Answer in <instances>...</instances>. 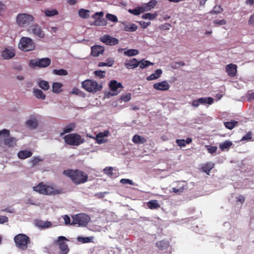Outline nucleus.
Instances as JSON below:
<instances>
[{"mask_svg": "<svg viewBox=\"0 0 254 254\" xmlns=\"http://www.w3.org/2000/svg\"><path fill=\"white\" fill-rule=\"evenodd\" d=\"M34 191L43 195H55L63 193V190L56 186L39 183L33 187Z\"/></svg>", "mask_w": 254, "mask_h": 254, "instance_id": "f257e3e1", "label": "nucleus"}, {"mask_svg": "<svg viewBox=\"0 0 254 254\" xmlns=\"http://www.w3.org/2000/svg\"><path fill=\"white\" fill-rule=\"evenodd\" d=\"M63 174L69 178L75 184H83L87 181L88 175L85 172L78 170H66Z\"/></svg>", "mask_w": 254, "mask_h": 254, "instance_id": "f03ea898", "label": "nucleus"}, {"mask_svg": "<svg viewBox=\"0 0 254 254\" xmlns=\"http://www.w3.org/2000/svg\"><path fill=\"white\" fill-rule=\"evenodd\" d=\"M66 241L67 239L65 237H59L58 240L51 247V254H67L69 249L67 245L64 242Z\"/></svg>", "mask_w": 254, "mask_h": 254, "instance_id": "7ed1b4c3", "label": "nucleus"}, {"mask_svg": "<svg viewBox=\"0 0 254 254\" xmlns=\"http://www.w3.org/2000/svg\"><path fill=\"white\" fill-rule=\"evenodd\" d=\"M34 16L28 13H18L15 17L17 25L20 28H25L34 21Z\"/></svg>", "mask_w": 254, "mask_h": 254, "instance_id": "20e7f679", "label": "nucleus"}, {"mask_svg": "<svg viewBox=\"0 0 254 254\" xmlns=\"http://www.w3.org/2000/svg\"><path fill=\"white\" fill-rule=\"evenodd\" d=\"M18 47L24 52H31L35 50L36 44L33 40L28 37H22L18 43Z\"/></svg>", "mask_w": 254, "mask_h": 254, "instance_id": "39448f33", "label": "nucleus"}, {"mask_svg": "<svg viewBox=\"0 0 254 254\" xmlns=\"http://www.w3.org/2000/svg\"><path fill=\"white\" fill-rule=\"evenodd\" d=\"M156 0H151L148 3H144L140 6H138L133 9H129L128 12L135 15H138L140 13L150 11L156 5Z\"/></svg>", "mask_w": 254, "mask_h": 254, "instance_id": "423d86ee", "label": "nucleus"}, {"mask_svg": "<svg viewBox=\"0 0 254 254\" xmlns=\"http://www.w3.org/2000/svg\"><path fill=\"white\" fill-rule=\"evenodd\" d=\"M65 142L69 145L78 146L82 144L85 140L77 133H70L64 137Z\"/></svg>", "mask_w": 254, "mask_h": 254, "instance_id": "0eeeda50", "label": "nucleus"}, {"mask_svg": "<svg viewBox=\"0 0 254 254\" xmlns=\"http://www.w3.org/2000/svg\"><path fill=\"white\" fill-rule=\"evenodd\" d=\"M16 246L21 250H26L28 245L30 243V239L28 236L23 234H19L14 238Z\"/></svg>", "mask_w": 254, "mask_h": 254, "instance_id": "6e6552de", "label": "nucleus"}, {"mask_svg": "<svg viewBox=\"0 0 254 254\" xmlns=\"http://www.w3.org/2000/svg\"><path fill=\"white\" fill-rule=\"evenodd\" d=\"M82 87L87 91L91 93H96L102 89V86L96 81L87 79L82 83Z\"/></svg>", "mask_w": 254, "mask_h": 254, "instance_id": "1a4fd4ad", "label": "nucleus"}, {"mask_svg": "<svg viewBox=\"0 0 254 254\" xmlns=\"http://www.w3.org/2000/svg\"><path fill=\"white\" fill-rule=\"evenodd\" d=\"M90 217L84 214L79 213L72 216V222L71 225H77L78 226H85L90 221Z\"/></svg>", "mask_w": 254, "mask_h": 254, "instance_id": "9d476101", "label": "nucleus"}, {"mask_svg": "<svg viewBox=\"0 0 254 254\" xmlns=\"http://www.w3.org/2000/svg\"><path fill=\"white\" fill-rule=\"evenodd\" d=\"M27 32L34 37L39 38H44L45 33L41 27L38 24H35L28 26L26 29Z\"/></svg>", "mask_w": 254, "mask_h": 254, "instance_id": "9b49d317", "label": "nucleus"}, {"mask_svg": "<svg viewBox=\"0 0 254 254\" xmlns=\"http://www.w3.org/2000/svg\"><path fill=\"white\" fill-rule=\"evenodd\" d=\"M109 135L110 132L109 130H105L103 132H99L95 137L91 136H90V137L95 139L98 144H101L106 143L108 141L107 138Z\"/></svg>", "mask_w": 254, "mask_h": 254, "instance_id": "f8f14e48", "label": "nucleus"}, {"mask_svg": "<svg viewBox=\"0 0 254 254\" xmlns=\"http://www.w3.org/2000/svg\"><path fill=\"white\" fill-rule=\"evenodd\" d=\"M1 56L4 60H10L15 56V50L11 47L4 48L1 52Z\"/></svg>", "mask_w": 254, "mask_h": 254, "instance_id": "ddd939ff", "label": "nucleus"}, {"mask_svg": "<svg viewBox=\"0 0 254 254\" xmlns=\"http://www.w3.org/2000/svg\"><path fill=\"white\" fill-rule=\"evenodd\" d=\"M153 87L157 91H166L170 89V85L168 81L165 80L154 83L153 85Z\"/></svg>", "mask_w": 254, "mask_h": 254, "instance_id": "4468645a", "label": "nucleus"}, {"mask_svg": "<svg viewBox=\"0 0 254 254\" xmlns=\"http://www.w3.org/2000/svg\"><path fill=\"white\" fill-rule=\"evenodd\" d=\"M100 40L106 45H115L118 44L119 41L117 39L111 37L109 35H105L100 38Z\"/></svg>", "mask_w": 254, "mask_h": 254, "instance_id": "2eb2a0df", "label": "nucleus"}, {"mask_svg": "<svg viewBox=\"0 0 254 254\" xmlns=\"http://www.w3.org/2000/svg\"><path fill=\"white\" fill-rule=\"evenodd\" d=\"M109 87L111 90L113 92L112 95H116L120 93V90L122 86L121 83L118 82L116 80H111L109 84Z\"/></svg>", "mask_w": 254, "mask_h": 254, "instance_id": "dca6fc26", "label": "nucleus"}, {"mask_svg": "<svg viewBox=\"0 0 254 254\" xmlns=\"http://www.w3.org/2000/svg\"><path fill=\"white\" fill-rule=\"evenodd\" d=\"M25 125L26 127L30 129H35L38 125V120L35 117H30L26 121Z\"/></svg>", "mask_w": 254, "mask_h": 254, "instance_id": "f3484780", "label": "nucleus"}, {"mask_svg": "<svg viewBox=\"0 0 254 254\" xmlns=\"http://www.w3.org/2000/svg\"><path fill=\"white\" fill-rule=\"evenodd\" d=\"M17 139L14 137H9L4 139L3 144L8 148H12L16 145Z\"/></svg>", "mask_w": 254, "mask_h": 254, "instance_id": "a211bd4d", "label": "nucleus"}, {"mask_svg": "<svg viewBox=\"0 0 254 254\" xmlns=\"http://www.w3.org/2000/svg\"><path fill=\"white\" fill-rule=\"evenodd\" d=\"M139 65L138 61L135 58L126 60L125 63V66L127 69H133L137 67Z\"/></svg>", "mask_w": 254, "mask_h": 254, "instance_id": "6ab92c4d", "label": "nucleus"}, {"mask_svg": "<svg viewBox=\"0 0 254 254\" xmlns=\"http://www.w3.org/2000/svg\"><path fill=\"white\" fill-rule=\"evenodd\" d=\"M226 70L229 76H235L237 72V66L233 64H229L226 66Z\"/></svg>", "mask_w": 254, "mask_h": 254, "instance_id": "aec40b11", "label": "nucleus"}, {"mask_svg": "<svg viewBox=\"0 0 254 254\" xmlns=\"http://www.w3.org/2000/svg\"><path fill=\"white\" fill-rule=\"evenodd\" d=\"M104 51L103 47L99 45H95L91 47V55L94 57H98L102 54Z\"/></svg>", "mask_w": 254, "mask_h": 254, "instance_id": "412c9836", "label": "nucleus"}, {"mask_svg": "<svg viewBox=\"0 0 254 254\" xmlns=\"http://www.w3.org/2000/svg\"><path fill=\"white\" fill-rule=\"evenodd\" d=\"M122 26L123 30L126 31H135L137 29V26L134 23H127L126 22L122 23Z\"/></svg>", "mask_w": 254, "mask_h": 254, "instance_id": "4be33fe9", "label": "nucleus"}, {"mask_svg": "<svg viewBox=\"0 0 254 254\" xmlns=\"http://www.w3.org/2000/svg\"><path fill=\"white\" fill-rule=\"evenodd\" d=\"M162 74V70L161 69H157L155 71L147 76L146 79L148 81H151L159 78Z\"/></svg>", "mask_w": 254, "mask_h": 254, "instance_id": "5701e85b", "label": "nucleus"}, {"mask_svg": "<svg viewBox=\"0 0 254 254\" xmlns=\"http://www.w3.org/2000/svg\"><path fill=\"white\" fill-rule=\"evenodd\" d=\"M35 225L39 228L44 229L50 228L52 226V224L51 222L42 220L37 221L35 222Z\"/></svg>", "mask_w": 254, "mask_h": 254, "instance_id": "b1692460", "label": "nucleus"}, {"mask_svg": "<svg viewBox=\"0 0 254 254\" xmlns=\"http://www.w3.org/2000/svg\"><path fill=\"white\" fill-rule=\"evenodd\" d=\"M32 155V152L27 150L20 151L17 154L18 157L20 159H25L31 157Z\"/></svg>", "mask_w": 254, "mask_h": 254, "instance_id": "393cba45", "label": "nucleus"}, {"mask_svg": "<svg viewBox=\"0 0 254 254\" xmlns=\"http://www.w3.org/2000/svg\"><path fill=\"white\" fill-rule=\"evenodd\" d=\"M132 142L136 144H143L146 141L145 137L138 134L134 135L132 139Z\"/></svg>", "mask_w": 254, "mask_h": 254, "instance_id": "a878e982", "label": "nucleus"}, {"mask_svg": "<svg viewBox=\"0 0 254 254\" xmlns=\"http://www.w3.org/2000/svg\"><path fill=\"white\" fill-rule=\"evenodd\" d=\"M44 14L47 17H52L59 14L58 11L56 9L47 8L44 10Z\"/></svg>", "mask_w": 254, "mask_h": 254, "instance_id": "bb28decb", "label": "nucleus"}, {"mask_svg": "<svg viewBox=\"0 0 254 254\" xmlns=\"http://www.w3.org/2000/svg\"><path fill=\"white\" fill-rule=\"evenodd\" d=\"M63 84L61 82H54L52 85V91L54 93H59L62 91Z\"/></svg>", "mask_w": 254, "mask_h": 254, "instance_id": "cd10ccee", "label": "nucleus"}, {"mask_svg": "<svg viewBox=\"0 0 254 254\" xmlns=\"http://www.w3.org/2000/svg\"><path fill=\"white\" fill-rule=\"evenodd\" d=\"M51 63V59L48 58L39 59L40 67H46Z\"/></svg>", "mask_w": 254, "mask_h": 254, "instance_id": "c85d7f7f", "label": "nucleus"}, {"mask_svg": "<svg viewBox=\"0 0 254 254\" xmlns=\"http://www.w3.org/2000/svg\"><path fill=\"white\" fill-rule=\"evenodd\" d=\"M157 16H158L157 12H155L153 13H144L142 15L141 17L143 19H148L150 20H153L155 19Z\"/></svg>", "mask_w": 254, "mask_h": 254, "instance_id": "c756f323", "label": "nucleus"}, {"mask_svg": "<svg viewBox=\"0 0 254 254\" xmlns=\"http://www.w3.org/2000/svg\"><path fill=\"white\" fill-rule=\"evenodd\" d=\"M37 83L39 86L44 90H47L50 88L48 82L45 80L39 79L37 81Z\"/></svg>", "mask_w": 254, "mask_h": 254, "instance_id": "7c9ffc66", "label": "nucleus"}, {"mask_svg": "<svg viewBox=\"0 0 254 254\" xmlns=\"http://www.w3.org/2000/svg\"><path fill=\"white\" fill-rule=\"evenodd\" d=\"M33 93L35 96L38 99L44 100L46 98V96L44 94L43 92L40 89H34Z\"/></svg>", "mask_w": 254, "mask_h": 254, "instance_id": "2f4dec72", "label": "nucleus"}, {"mask_svg": "<svg viewBox=\"0 0 254 254\" xmlns=\"http://www.w3.org/2000/svg\"><path fill=\"white\" fill-rule=\"evenodd\" d=\"M75 127V124H70L67 126H66L65 127H64L63 129V132L61 133V135L62 136L64 134L66 133H69L73 131Z\"/></svg>", "mask_w": 254, "mask_h": 254, "instance_id": "473e14b6", "label": "nucleus"}, {"mask_svg": "<svg viewBox=\"0 0 254 254\" xmlns=\"http://www.w3.org/2000/svg\"><path fill=\"white\" fill-rule=\"evenodd\" d=\"M78 15L82 18H87L90 16V10L83 8L80 9L78 10Z\"/></svg>", "mask_w": 254, "mask_h": 254, "instance_id": "72a5a7b5", "label": "nucleus"}, {"mask_svg": "<svg viewBox=\"0 0 254 254\" xmlns=\"http://www.w3.org/2000/svg\"><path fill=\"white\" fill-rule=\"evenodd\" d=\"M10 134V130L9 129L4 128L0 130V140H2L3 141L4 139L9 137Z\"/></svg>", "mask_w": 254, "mask_h": 254, "instance_id": "f704fd0d", "label": "nucleus"}, {"mask_svg": "<svg viewBox=\"0 0 254 254\" xmlns=\"http://www.w3.org/2000/svg\"><path fill=\"white\" fill-rule=\"evenodd\" d=\"M201 105H211L213 103V99L211 97H202L199 98Z\"/></svg>", "mask_w": 254, "mask_h": 254, "instance_id": "c9c22d12", "label": "nucleus"}, {"mask_svg": "<svg viewBox=\"0 0 254 254\" xmlns=\"http://www.w3.org/2000/svg\"><path fill=\"white\" fill-rule=\"evenodd\" d=\"M214 164L212 162H208L206 163L202 167V169L204 172H205L207 175L209 174V172L210 170L214 167Z\"/></svg>", "mask_w": 254, "mask_h": 254, "instance_id": "e433bc0d", "label": "nucleus"}, {"mask_svg": "<svg viewBox=\"0 0 254 254\" xmlns=\"http://www.w3.org/2000/svg\"><path fill=\"white\" fill-rule=\"evenodd\" d=\"M232 145V142L229 140H226L219 144L220 148L222 150L228 149Z\"/></svg>", "mask_w": 254, "mask_h": 254, "instance_id": "4c0bfd02", "label": "nucleus"}, {"mask_svg": "<svg viewBox=\"0 0 254 254\" xmlns=\"http://www.w3.org/2000/svg\"><path fill=\"white\" fill-rule=\"evenodd\" d=\"M147 206L151 209H157L160 207V205L156 200L149 201L147 203Z\"/></svg>", "mask_w": 254, "mask_h": 254, "instance_id": "58836bf2", "label": "nucleus"}, {"mask_svg": "<svg viewBox=\"0 0 254 254\" xmlns=\"http://www.w3.org/2000/svg\"><path fill=\"white\" fill-rule=\"evenodd\" d=\"M138 66H139L140 68L141 69L145 68L150 65H153L154 64L153 63L144 60H142L140 62H138Z\"/></svg>", "mask_w": 254, "mask_h": 254, "instance_id": "ea45409f", "label": "nucleus"}, {"mask_svg": "<svg viewBox=\"0 0 254 254\" xmlns=\"http://www.w3.org/2000/svg\"><path fill=\"white\" fill-rule=\"evenodd\" d=\"M39 59H31L29 61L28 65L30 67H40Z\"/></svg>", "mask_w": 254, "mask_h": 254, "instance_id": "a19ab883", "label": "nucleus"}, {"mask_svg": "<svg viewBox=\"0 0 254 254\" xmlns=\"http://www.w3.org/2000/svg\"><path fill=\"white\" fill-rule=\"evenodd\" d=\"M138 54V51L136 49H129L124 52V55L128 57H132Z\"/></svg>", "mask_w": 254, "mask_h": 254, "instance_id": "79ce46f5", "label": "nucleus"}, {"mask_svg": "<svg viewBox=\"0 0 254 254\" xmlns=\"http://www.w3.org/2000/svg\"><path fill=\"white\" fill-rule=\"evenodd\" d=\"M238 124V122L235 121H231V122H227L224 123L225 127L229 129H233Z\"/></svg>", "mask_w": 254, "mask_h": 254, "instance_id": "37998d69", "label": "nucleus"}, {"mask_svg": "<svg viewBox=\"0 0 254 254\" xmlns=\"http://www.w3.org/2000/svg\"><path fill=\"white\" fill-rule=\"evenodd\" d=\"M131 95L130 93L123 94L120 98V100L122 101L127 102L129 101L131 99Z\"/></svg>", "mask_w": 254, "mask_h": 254, "instance_id": "c03bdc74", "label": "nucleus"}, {"mask_svg": "<svg viewBox=\"0 0 254 254\" xmlns=\"http://www.w3.org/2000/svg\"><path fill=\"white\" fill-rule=\"evenodd\" d=\"M53 73L55 74L63 76L66 75L67 74V71L63 69H54L53 71Z\"/></svg>", "mask_w": 254, "mask_h": 254, "instance_id": "a18cd8bd", "label": "nucleus"}, {"mask_svg": "<svg viewBox=\"0 0 254 254\" xmlns=\"http://www.w3.org/2000/svg\"><path fill=\"white\" fill-rule=\"evenodd\" d=\"M104 15V13L102 11L95 13L92 16V18L94 19V21H99L101 19Z\"/></svg>", "mask_w": 254, "mask_h": 254, "instance_id": "49530a36", "label": "nucleus"}, {"mask_svg": "<svg viewBox=\"0 0 254 254\" xmlns=\"http://www.w3.org/2000/svg\"><path fill=\"white\" fill-rule=\"evenodd\" d=\"M223 11V8L219 5H216L214 7L212 11H210L211 14H218L221 13Z\"/></svg>", "mask_w": 254, "mask_h": 254, "instance_id": "de8ad7c7", "label": "nucleus"}, {"mask_svg": "<svg viewBox=\"0 0 254 254\" xmlns=\"http://www.w3.org/2000/svg\"><path fill=\"white\" fill-rule=\"evenodd\" d=\"M106 17L108 20H109L112 22H116L118 21V18H117V16L115 15L108 13L106 14Z\"/></svg>", "mask_w": 254, "mask_h": 254, "instance_id": "09e8293b", "label": "nucleus"}, {"mask_svg": "<svg viewBox=\"0 0 254 254\" xmlns=\"http://www.w3.org/2000/svg\"><path fill=\"white\" fill-rule=\"evenodd\" d=\"M92 240V238L90 237H77V240L81 242L82 243H86L90 242Z\"/></svg>", "mask_w": 254, "mask_h": 254, "instance_id": "8fccbe9b", "label": "nucleus"}, {"mask_svg": "<svg viewBox=\"0 0 254 254\" xmlns=\"http://www.w3.org/2000/svg\"><path fill=\"white\" fill-rule=\"evenodd\" d=\"M113 168L112 167H107L103 170V171L106 175L109 176H112L113 175Z\"/></svg>", "mask_w": 254, "mask_h": 254, "instance_id": "3c124183", "label": "nucleus"}, {"mask_svg": "<svg viewBox=\"0 0 254 254\" xmlns=\"http://www.w3.org/2000/svg\"><path fill=\"white\" fill-rule=\"evenodd\" d=\"M93 24L96 26H105L107 24V21L104 19L99 21H94Z\"/></svg>", "mask_w": 254, "mask_h": 254, "instance_id": "603ef678", "label": "nucleus"}, {"mask_svg": "<svg viewBox=\"0 0 254 254\" xmlns=\"http://www.w3.org/2000/svg\"><path fill=\"white\" fill-rule=\"evenodd\" d=\"M213 23L216 26H221L225 24L226 23V20L225 19L215 20L213 21Z\"/></svg>", "mask_w": 254, "mask_h": 254, "instance_id": "864d4df0", "label": "nucleus"}, {"mask_svg": "<svg viewBox=\"0 0 254 254\" xmlns=\"http://www.w3.org/2000/svg\"><path fill=\"white\" fill-rule=\"evenodd\" d=\"M207 148V149L209 153L212 154L214 152H215L217 149V147L216 146H212L207 145L206 146Z\"/></svg>", "mask_w": 254, "mask_h": 254, "instance_id": "5fc2aeb1", "label": "nucleus"}, {"mask_svg": "<svg viewBox=\"0 0 254 254\" xmlns=\"http://www.w3.org/2000/svg\"><path fill=\"white\" fill-rule=\"evenodd\" d=\"M120 182H121V183H122V184H124V185H126V184H129L130 185H133V182L131 180H130L129 179H122L121 180Z\"/></svg>", "mask_w": 254, "mask_h": 254, "instance_id": "6e6d98bb", "label": "nucleus"}, {"mask_svg": "<svg viewBox=\"0 0 254 254\" xmlns=\"http://www.w3.org/2000/svg\"><path fill=\"white\" fill-rule=\"evenodd\" d=\"M139 23L142 28H146L148 26L151 25L150 22H145L144 21H140Z\"/></svg>", "mask_w": 254, "mask_h": 254, "instance_id": "4d7b16f0", "label": "nucleus"}, {"mask_svg": "<svg viewBox=\"0 0 254 254\" xmlns=\"http://www.w3.org/2000/svg\"><path fill=\"white\" fill-rule=\"evenodd\" d=\"M105 71L102 70H96L94 71V74L96 76H98L100 78L104 77Z\"/></svg>", "mask_w": 254, "mask_h": 254, "instance_id": "13d9d810", "label": "nucleus"}, {"mask_svg": "<svg viewBox=\"0 0 254 254\" xmlns=\"http://www.w3.org/2000/svg\"><path fill=\"white\" fill-rule=\"evenodd\" d=\"M246 98L249 100L254 99V91H250L246 94Z\"/></svg>", "mask_w": 254, "mask_h": 254, "instance_id": "bf43d9fd", "label": "nucleus"}, {"mask_svg": "<svg viewBox=\"0 0 254 254\" xmlns=\"http://www.w3.org/2000/svg\"><path fill=\"white\" fill-rule=\"evenodd\" d=\"M156 245L159 249L163 250L164 247H167L168 246V244L163 241H160L158 242L156 244Z\"/></svg>", "mask_w": 254, "mask_h": 254, "instance_id": "052dcab7", "label": "nucleus"}, {"mask_svg": "<svg viewBox=\"0 0 254 254\" xmlns=\"http://www.w3.org/2000/svg\"><path fill=\"white\" fill-rule=\"evenodd\" d=\"M191 104L192 106H193L195 108L198 107L200 105H201L199 98H198L196 100H193L192 101Z\"/></svg>", "mask_w": 254, "mask_h": 254, "instance_id": "680f3d73", "label": "nucleus"}, {"mask_svg": "<svg viewBox=\"0 0 254 254\" xmlns=\"http://www.w3.org/2000/svg\"><path fill=\"white\" fill-rule=\"evenodd\" d=\"M176 143L180 147H185L186 146L184 139H177Z\"/></svg>", "mask_w": 254, "mask_h": 254, "instance_id": "e2e57ef3", "label": "nucleus"}, {"mask_svg": "<svg viewBox=\"0 0 254 254\" xmlns=\"http://www.w3.org/2000/svg\"><path fill=\"white\" fill-rule=\"evenodd\" d=\"M248 24L251 26H254V13L250 16Z\"/></svg>", "mask_w": 254, "mask_h": 254, "instance_id": "0e129e2a", "label": "nucleus"}, {"mask_svg": "<svg viewBox=\"0 0 254 254\" xmlns=\"http://www.w3.org/2000/svg\"><path fill=\"white\" fill-rule=\"evenodd\" d=\"M8 220V218L5 216L0 215V224L7 222Z\"/></svg>", "mask_w": 254, "mask_h": 254, "instance_id": "69168bd1", "label": "nucleus"}, {"mask_svg": "<svg viewBox=\"0 0 254 254\" xmlns=\"http://www.w3.org/2000/svg\"><path fill=\"white\" fill-rule=\"evenodd\" d=\"M81 93L80 90L77 88H73L70 92L71 94L79 95Z\"/></svg>", "mask_w": 254, "mask_h": 254, "instance_id": "338daca9", "label": "nucleus"}, {"mask_svg": "<svg viewBox=\"0 0 254 254\" xmlns=\"http://www.w3.org/2000/svg\"><path fill=\"white\" fill-rule=\"evenodd\" d=\"M63 219L64 221V223L66 225L67 224H71V223H70V219L68 215H64L63 216Z\"/></svg>", "mask_w": 254, "mask_h": 254, "instance_id": "774afa93", "label": "nucleus"}]
</instances>
